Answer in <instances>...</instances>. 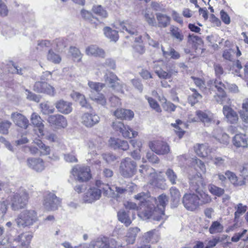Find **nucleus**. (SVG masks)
<instances>
[{
	"label": "nucleus",
	"instance_id": "1",
	"mask_svg": "<svg viewBox=\"0 0 248 248\" xmlns=\"http://www.w3.org/2000/svg\"><path fill=\"white\" fill-rule=\"evenodd\" d=\"M149 202L150 204H148L147 208L141 213L143 217L145 219L153 218L157 221L165 219L164 211L168 202L167 196L161 194L157 199L151 197Z\"/></svg>",
	"mask_w": 248,
	"mask_h": 248
},
{
	"label": "nucleus",
	"instance_id": "2",
	"mask_svg": "<svg viewBox=\"0 0 248 248\" xmlns=\"http://www.w3.org/2000/svg\"><path fill=\"white\" fill-rule=\"evenodd\" d=\"M32 235L22 233L16 238L4 239L0 241V248H28Z\"/></svg>",
	"mask_w": 248,
	"mask_h": 248
},
{
	"label": "nucleus",
	"instance_id": "3",
	"mask_svg": "<svg viewBox=\"0 0 248 248\" xmlns=\"http://www.w3.org/2000/svg\"><path fill=\"white\" fill-rule=\"evenodd\" d=\"M188 178L190 188L192 190L195 191L200 196V205L210 203L212 201L210 196L203 191L199 190L203 186V180L201 176L196 174L189 175Z\"/></svg>",
	"mask_w": 248,
	"mask_h": 248
},
{
	"label": "nucleus",
	"instance_id": "4",
	"mask_svg": "<svg viewBox=\"0 0 248 248\" xmlns=\"http://www.w3.org/2000/svg\"><path fill=\"white\" fill-rule=\"evenodd\" d=\"M11 207L13 211H18L26 207L29 200L27 191L20 189L13 195L8 197Z\"/></svg>",
	"mask_w": 248,
	"mask_h": 248
},
{
	"label": "nucleus",
	"instance_id": "5",
	"mask_svg": "<svg viewBox=\"0 0 248 248\" xmlns=\"http://www.w3.org/2000/svg\"><path fill=\"white\" fill-rule=\"evenodd\" d=\"M38 220L37 214L34 210H26L21 212L16 219L19 227H30Z\"/></svg>",
	"mask_w": 248,
	"mask_h": 248
},
{
	"label": "nucleus",
	"instance_id": "6",
	"mask_svg": "<svg viewBox=\"0 0 248 248\" xmlns=\"http://www.w3.org/2000/svg\"><path fill=\"white\" fill-rule=\"evenodd\" d=\"M154 68L158 77L164 79L171 78L173 76H176L178 72L175 64L171 62L167 63L163 68H160L157 65L155 64Z\"/></svg>",
	"mask_w": 248,
	"mask_h": 248
},
{
	"label": "nucleus",
	"instance_id": "7",
	"mask_svg": "<svg viewBox=\"0 0 248 248\" xmlns=\"http://www.w3.org/2000/svg\"><path fill=\"white\" fill-rule=\"evenodd\" d=\"M120 172L124 178H131L137 172V164L129 157L123 159L120 164Z\"/></svg>",
	"mask_w": 248,
	"mask_h": 248
},
{
	"label": "nucleus",
	"instance_id": "8",
	"mask_svg": "<svg viewBox=\"0 0 248 248\" xmlns=\"http://www.w3.org/2000/svg\"><path fill=\"white\" fill-rule=\"evenodd\" d=\"M183 203L188 210L193 211L200 205L199 196L194 193H186L183 197Z\"/></svg>",
	"mask_w": 248,
	"mask_h": 248
},
{
	"label": "nucleus",
	"instance_id": "9",
	"mask_svg": "<svg viewBox=\"0 0 248 248\" xmlns=\"http://www.w3.org/2000/svg\"><path fill=\"white\" fill-rule=\"evenodd\" d=\"M198 119L204 126H209L212 124H216L218 125L220 121L216 120L215 115L209 111L197 110L196 112Z\"/></svg>",
	"mask_w": 248,
	"mask_h": 248
},
{
	"label": "nucleus",
	"instance_id": "10",
	"mask_svg": "<svg viewBox=\"0 0 248 248\" xmlns=\"http://www.w3.org/2000/svg\"><path fill=\"white\" fill-rule=\"evenodd\" d=\"M112 127L116 131H119L125 138L131 139L138 135V132L133 131L128 125H124L120 121H116L112 123Z\"/></svg>",
	"mask_w": 248,
	"mask_h": 248
},
{
	"label": "nucleus",
	"instance_id": "11",
	"mask_svg": "<svg viewBox=\"0 0 248 248\" xmlns=\"http://www.w3.org/2000/svg\"><path fill=\"white\" fill-rule=\"evenodd\" d=\"M72 173L79 182L87 181L91 177L90 169L87 166H77L73 169Z\"/></svg>",
	"mask_w": 248,
	"mask_h": 248
},
{
	"label": "nucleus",
	"instance_id": "12",
	"mask_svg": "<svg viewBox=\"0 0 248 248\" xmlns=\"http://www.w3.org/2000/svg\"><path fill=\"white\" fill-rule=\"evenodd\" d=\"M60 202V199L54 193L49 192L45 197L44 205L47 210H55Z\"/></svg>",
	"mask_w": 248,
	"mask_h": 248
},
{
	"label": "nucleus",
	"instance_id": "13",
	"mask_svg": "<svg viewBox=\"0 0 248 248\" xmlns=\"http://www.w3.org/2000/svg\"><path fill=\"white\" fill-rule=\"evenodd\" d=\"M33 90L36 92L46 93L51 96L55 94L54 88L45 81L36 82L33 86Z\"/></svg>",
	"mask_w": 248,
	"mask_h": 248
},
{
	"label": "nucleus",
	"instance_id": "14",
	"mask_svg": "<svg viewBox=\"0 0 248 248\" xmlns=\"http://www.w3.org/2000/svg\"><path fill=\"white\" fill-rule=\"evenodd\" d=\"M105 82L113 90L118 92L122 91V85L118 82L119 78L113 73L108 71L104 77Z\"/></svg>",
	"mask_w": 248,
	"mask_h": 248
},
{
	"label": "nucleus",
	"instance_id": "15",
	"mask_svg": "<svg viewBox=\"0 0 248 248\" xmlns=\"http://www.w3.org/2000/svg\"><path fill=\"white\" fill-rule=\"evenodd\" d=\"M101 196V190L96 187H93L85 193L83 200L85 202L92 203L100 199Z\"/></svg>",
	"mask_w": 248,
	"mask_h": 248
},
{
	"label": "nucleus",
	"instance_id": "16",
	"mask_svg": "<svg viewBox=\"0 0 248 248\" xmlns=\"http://www.w3.org/2000/svg\"><path fill=\"white\" fill-rule=\"evenodd\" d=\"M11 119L16 126L20 128L26 129L29 125V121L26 117L19 112H12Z\"/></svg>",
	"mask_w": 248,
	"mask_h": 248
},
{
	"label": "nucleus",
	"instance_id": "17",
	"mask_svg": "<svg viewBox=\"0 0 248 248\" xmlns=\"http://www.w3.org/2000/svg\"><path fill=\"white\" fill-rule=\"evenodd\" d=\"M100 121V117L95 113H85L82 116V123L87 127H92Z\"/></svg>",
	"mask_w": 248,
	"mask_h": 248
},
{
	"label": "nucleus",
	"instance_id": "18",
	"mask_svg": "<svg viewBox=\"0 0 248 248\" xmlns=\"http://www.w3.org/2000/svg\"><path fill=\"white\" fill-rule=\"evenodd\" d=\"M149 146L152 151L157 155L167 154L170 150L169 145L167 143L162 141L150 143Z\"/></svg>",
	"mask_w": 248,
	"mask_h": 248
},
{
	"label": "nucleus",
	"instance_id": "19",
	"mask_svg": "<svg viewBox=\"0 0 248 248\" xmlns=\"http://www.w3.org/2000/svg\"><path fill=\"white\" fill-rule=\"evenodd\" d=\"M47 121L50 124L58 127L64 128L67 125L65 118L60 114L49 115Z\"/></svg>",
	"mask_w": 248,
	"mask_h": 248
},
{
	"label": "nucleus",
	"instance_id": "20",
	"mask_svg": "<svg viewBox=\"0 0 248 248\" xmlns=\"http://www.w3.org/2000/svg\"><path fill=\"white\" fill-rule=\"evenodd\" d=\"M28 166L36 172H41L45 169L44 162L42 159L39 157H31L27 160Z\"/></svg>",
	"mask_w": 248,
	"mask_h": 248
},
{
	"label": "nucleus",
	"instance_id": "21",
	"mask_svg": "<svg viewBox=\"0 0 248 248\" xmlns=\"http://www.w3.org/2000/svg\"><path fill=\"white\" fill-rule=\"evenodd\" d=\"M223 113L227 121L231 124H235L238 121V115L232 108L225 105L223 108Z\"/></svg>",
	"mask_w": 248,
	"mask_h": 248
},
{
	"label": "nucleus",
	"instance_id": "22",
	"mask_svg": "<svg viewBox=\"0 0 248 248\" xmlns=\"http://www.w3.org/2000/svg\"><path fill=\"white\" fill-rule=\"evenodd\" d=\"M109 144L114 149H121L126 151L129 148V145L126 141L118 139L110 138Z\"/></svg>",
	"mask_w": 248,
	"mask_h": 248
},
{
	"label": "nucleus",
	"instance_id": "23",
	"mask_svg": "<svg viewBox=\"0 0 248 248\" xmlns=\"http://www.w3.org/2000/svg\"><path fill=\"white\" fill-rule=\"evenodd\" d=\"M30 119L31 124L38 129L40 134L43 136L44 125L43 123V121L40 115L36 112H33L31 114Z\"/></svg>",
	"mask_w": 248,
	"mask_h": 248
},
{
	"label": "nucleus",
	"instance_id": "24",
	"mask_svg": "<svg viewBox=\"0 0 248 248\" xmlns=\"http://www.w3.org/2000/svg\"><path fill=\"white\" fill-rule=\"evenodd\" d=\"M55 107L59 112L65 114L70 113L72 110V104L63 100L57 102Z\"/></svg>",
	"mask_w": 248,
	"mask_h": 248
},
{
	"label": "nucleus",
	"instance_id": "25",
	"mask_svg": "<svg viewBox=\"0 0 248 248\" xmlns=\"http://www.w3.org/2000/svg\"><path fill=\"white\" fill-rule=\"evenodd\" d=\"M225 174L230 182L235 186H241L245 184L244 179L238 177L236 174L230 170H227Z\"/></svg>",
	"mask_w": 248,
	"mask_h": 248
},
{
	"label": "nucleus",
	"instance_id": "26",
	"mask_svg": "<svg viewBox=\"0 0 248 248\" xmlns=\"http://www.w3.org/2000/svg\"><path fill=\"white\" fill-rule=\"evenodd\" d=\"M113 114L118 119L130 120L134 117V112L130 109L117 108Z\"/></svg>",
	"mask_w": 248,
	"mask_h": 248
},
{
	"label": "nucleus",
	"instance_id": "27",
	"mask_svg": "<svg viewBox=\"0 0 248 248\" xmlns=\"http://www.w3.org/2000/svg\"><path fill=\"white\" fill-rule=\"evenodd\" d=\"M233 143L234 145L237 147H247L248 141L246 136L242 134L235 135L233 138Z\"/></svg>",
	"mask_w": 248,
	"mask_h": 248
},
{
	"label": "nucleus",
	"instance_id": "28",
	"mask_svg": "<svg viewBox=\"0 0 248 248\" xmlns=\"http://www.w3.org/2000/svg\"><path fill=\"white\" fill-rule=\"evenodd\" d=\"M140 229L137 227L130 228L126 234V242L128 244H133L135 242L136 238Z\"/></svg>",
	"mask_w": 248,
	"mask_h": 248
},
{
	"label": "nucleus",
	"instance_id": "29",
	"mask_svg": "<svg viewBox=\"0 0 248 248\" xmlns=\"http://www.w3.org/2000/svg\"><path fill=\"white\" fill-rule=\"evenodd\" d=\"M85 52L86 54L89 56L104 57L105 55V52L103 49L94 45L87 47Z\"/></svg>",
	"mask_w": 248,
	"mask_h": 248
},
{
	"label": "nucleus",
	"instance_id": "30",
	"mask_svg": "<svg viewBox=\"0 0 248 248\" xmlns=\"http://www.w3.org/2000/svg\"><path fill=\"white\" fill-rule=\"evenodd\" d=\"M170 33L171 36L177 42H181L184 39L182 30L176 26L172 25L170 27Z\"/></svg>",
	"mask_w": 248,
	"mask_h": 248
},
{
	"label": "nucleus",
	"instance_id": "31",
	"mask_svg": "<svg viewBox=\"0 0 248 248\" xmlns=\"http://www.w3.org/2000/svg\"><path fill=\"white\" fill-rule=\"evenodd\" d=\"M194 150L196 154L202 157H206L208 155L209 149L206 144H197L194 146Z\"/></svg>",
	"mask_w": 248,
	"mask_h": 248
},
{
	"label": "nucleus",
	"instance_id": "32",
	"mask_svg": "<svg viewBox=\"0 0 248 248\" xmlns=\"http://www.w3.org/2000/svg\"><path fill=\"white\" fill-rule=\"evenodd\" d=\"M90 98L93 101L95 102L97 104L104 106L106 105V99L104 95L101 93H96L93 92L89 94Z\"/></svg>",
	"mask_w": 248,
	"mask_h": 248
},
{
	"label": "nucleus",
	"instance_id": "33",
	"mask_svg": "<svg viewBox=\"0 0 248 248\" xmlns=\"http://www.w3.org/2000/svg\"><path fill=\"white\" fill-rule=\"evenodd\" d=\"M91 247L92 248H111L109 246V240L107 237L98 239L93 242Z\"/></svg>",
	"mask_w": 248,
	"mask_h": 248
},
{
	"label": "nucleus",
	"instance_id": "34",
	"mask_svg": "<svg viewBox=\"0 0 248 248\" xmlns=\"http://www.w3.org/2000/svg\"><path fill=\"white\" fill-rule=\"evenodd\" d=\"M71 95L74 100L78 102L82 107L87 108H91V106L87 103L85 97L83 94L78 92H74L71 93Z\"/></svg>",
	"mask_w": 248,
	"mask_h": 248
},
{
	"label": "nucleus",
	"instance_id": "35",
	"mask_svg": "<svg viewBox=\"0 0 248 248\" xmlns=\"http://www.w3.org/2000/svg\"><path fill=\"white\" fill-rule=\"evenodd\" d=\"M120 30L122 32L126 31L131 35H138L136 29L128 22H123L120 24Z\"/></svg>",
	"mask_w": 248,
	"mask_h": 248
},
{
	"label": "nucleus",
	"instance_id": "36",
	"mask_svg": "<svg viewBox=\"0 0 248 248\" xmlns=\"http://www.w3.org/2000/svg\"><path fill=\"white\" fill-rule=\"evenodd\" d=\"M156 16L159 27L166 28L170 24V18L169 16L161 13H157Z\"/></svg>",
	"mask_w": 248,
	"mask_h": 248
},
{
	"label": "nucleus",
	"instance_id": "37",
	"mask_svg": "<svg viewBox=\"0 0 248 248\" xmlns=\"http://www.w3.org/2000/svg\"><path fill=\"white\" fill-rule=\"evenodd\" d=\"M224 230L223 225L221 223L217 220L212 222L210 227L209 228V232L210 234L221 233Z\"/></svg>",
	"mask_w": 248,
	"mask_h": 248
},
{
	"label": "nucleus",
	"instance_id": "38",
	"mask_svg": "<svg viewBox=\"0 0 248 248\" xmlns=\"http://www.w3.org/2000/svg\"><path fill=\"white\" fill-rule=\"evenodd\" d=\"M105 35L111 41L116 42L118 39V32L111 29L110 27H106L103 29Z\"/></svg>",
	"mask_w": 248,
	"mask_h": 248
},
{
	"label": "nucleus",
	"instance_id": "39",
	"mask_svg": "<svg viewBox=\"0 0 248 248\" xmlns=\"http://www.w3.org/2000/svg\"><path fill=\"white\" fill-rule=\"evenodd\" d=\"M171 200L175 206H177L180 202V193L179 190L175 187H171L170 189Z\"/></svg>",
	"mask_w": 248,
	"mask_h": 248
},
{
	"label": "nucleus",
	"instance_id": "40",
	"mask_svg": "<svg viewBox=\"0 0 248 248\" xmlns=\"http://www.w3.org/2000/svg\"><path fill=\"white\" fill-rule=\"evenodd\" d=\"M117 216L120 221L124 223L125 226H128L131 223V221L129 217L128 213L124 210H121L118 212Z\"/></svg>",
	"mask_w": 248,
	"mask_h": 248
},
{
	"label": "nucleus",
	"instance_id": "41",
	"mask_svg": "<svg viewBox=\"0 0 248 248\" xmlns=\"http://www.w3.org/2000/svg\"><path fill=\"white\" fill-rule=\"evenodd\" d=\"M171 125L174 127L175 132L176 134L178 135L180 139L182 138L185 133L184 130H183L182 128L183 125H185L182 121L180 120H177L176 121V123L174 124H171Z\"/></svg>",
	"mask_w": 248,
	"mask_h": 248
},
{
	"label": "nucleus",
	"instance_id": "42",
	"mask_svg": "<svg viewBox=\"0 0 248 248\" xmlns=\"http://www.w3.org/2000/svg\"><path fill=\"white\" fill-rule=\"evenodd\" d=\"M190 90L193 92V94L188 96V100L191 106H193L202 98V96L195 89L190 88Z\"/></svg>",
	"mask_w": 248,
	"mask_h": 248
},
{
	"label": "nucleus",
	"instance_id": "43",
	"mask_svg": "<svg viewBox=\"0 0 248 248\" xmlns=\"http://www.w3.org/2000/svg\"><path fill=\"white\" fill-rule=\"evenodd\" d=\"M165 175L167 179L171 185H175L178 181V176L174 170L170 168L168 169L165 171Z\"/></svg>",
	"mask_w": 248,
	"mask_h": 248
},
{
	"label": "nucleus",
	"instance_id": "44",
	"mask_svg": "<svg viewBox=\"0 0 248 248\" xmlns=\"http://www.w3.org/2000/svg\"><path fill=\"white\" fill-rule=\"evenodd\" d=\"M163 56L165 57L170 56L171 58L174 60H177L180 57V54L173 48L170 47L169 50L165 51L163 46L161 47Z\"/></svg>",
	"mask_w": 248,
	"mask_h": 248
},
{
	"label": "nucleus",
	"instance_id": "45",
	"mask_svg": "<svg viewBox=\"0 0 248 248\" xmlns=\"http://www.w3.org/2000/svg\"><path fill=\"white\" fill-rule=\"evenodd\" d=\"M88 84L91 89V93L93 92H95L96 93H99L105 87V84L103 83L91 81L88 82Z\"/></svg>",
	"mask_w": 248,
	"mask_h": 248
},
{
	"label": "nucleus",
	"instance_id": "46",
	"mask_svg": "<svg viewBox=\"0 0 248 248\" xmlns=\"http://www.w3.org/2000/svg\"><path fill=\"white\" fill-rule=\"evenodd\" d=\"M144 17L148 24L152 26H156V22L154 13L150 10H146L144 13Z\"/></svg>",
	"mask_w": 248,
	"mask_h": 248
},
{
	"label": "nucleus",
	"instance_id": "47",
	"mask_svg": "<svg viewBox=\"0 0 248 248\" xmlns=\"http://www.w3.org/2000/svg\"><path fill=\"white\" fill-rule=\"evenodd\" d=\"M34 143L41 150V153L43 155H47L50 154V148L48 146L46 145L40 140H34Z\"/></svg>",
	"mask_w": 248,
	"mask_h": 248
},
{
	"label": "nucleus",
	"instance_id": "48",
	"mask_svg": "<svg viewBox=\"0 0 248 248\" xmlns=\"http://www.w3.org/2000/svg\"><path fill=\"white\" fill-rule=\"evenodd\" d=\"M148 198V194L144 192L140 193L134 196L136 200L139 201L141 204H143L146 207V209L147 208L148 204H150L149 199L147 200Z\"/></svg>",
	"mask_w": 248,
	"mask_h": 248
},
{
	"label": "nucleus",
	"instance_id": "49",
	"mask_svg": "<svg viewBox=\"0 0 248 248\" xmlns=\"http://www.w3.org/2000/svg\"><path fill=\"white\" fill-rule=\"evenodd\" d=\"M69 52L73 57V58L75 61L79 62L81 60L82 55L79 50L74 46H71L70 47Z\"/></svg>",
	"mask_w": 248,
	"mask_h": 248
},
{
	"label": "nucleus",
	"instance_id": "50",
	"mask_svg": "<svg viewBox=\"0 0 248 248\" xmlns=\"http://www.w3.org/2000/svg\"><path fill=\"white\" fill-rule=\"evenodd\" d=\"M47 59L48 61L57 64L59 63L62 60L60 55L55 53L52 49L48 51Z\"/></svg>",
	"mask_w": 248,
	"mask_h": 248
},
{
	"label": "nucleus",
	"instance_id": "51",
	"mask_svg": "<svg viewBox=\"0 0 248 248\" xmlns=\"http://www.w3.org/2000/svg\"><path fill=\"white\" fill-rule=\"evenodd\" d=\"M93 12L102 18H106L108 16V13L101 5H94L92 8Z\"/></svg>",
	"mask_w": 248,
	"mask_h": 248
},
{
	"label": "nucleus",
	"instance_id": "52",
	"mask_svg": "<svg viewBox=\"0 0 248 248\" xmlns=\"http://www.w3.org/2000/svg\"><path fill=\"white\" fill-rule=\"evenodd\" d=\"M40 107L42 112L45 115L53 113L55 111V108L52 106L50 107L47 102L41 103Z\"/></svg>",
	"mask_w": 248,
	"mask_h": 248
},
{
	"label": "nucleus",
	"instance_id": "53",
	"mask_svg": "<svg viewBox=\"0 0 248 248\" xmlns=\"http://www.w3.org/2000/svg\"><path fill=\"white\" fill-rule=\"evenodd\" d=\"M156 232V230L154 229L145 232L141 238V242L142 243L149 244V243L152 239L154 235Z\"/></svg>",
	"mask_w": 248,
	"mask_h": 248
},
{
	"label": "nucleus",
	"instance_id": "54",
	"mask_svg": "<svg viewBox=\"0 0 248 248\" xmlns=\"http://www.w3.org/2000/svg\"><path fill=\"white\" fill-rule=\"evenodd\" d=\"M208 189L213 195L217 197H220L224 193V189L217 186L214 185H210L209 186Z\"/></svg>",
	"mask_w": 248,
	"mask_h": 248
},
{
	"label": "nucleus",
	"instance_id": "55",
	"mask_svg": "<svg viewBox=\"0 0 248 248\" xmlns=\"http://www.w3.org/2000/svg\"><path fill=\"white\" fill-rule=\"evenodd\" d=\"M145 98L148 100L150 107L157 112L161 111V109L157 102L152 97L145 96Z\"/></svg>",
	"mask_w": 248,
	"mask_h": 248
},
{
	"label": "nucleus",
	"instance_id": "56",
	"mask_svg": "<svg viewBox=\"0 0 248 248\" xmlns=\"http://www.w3.org/2000/svg\"><path fill=\"white\" fill-rule=\"evenodd\" d=\"M236 211L234 213L235 218H238L241 215L247 211V206L243 205L242 203H238L234 206Z\"/></svg>",
	"mask_w": 248,
	"mask_h": 248
},
{
	"label": "nucleus",
	"instance_id": "57",
	"mask_svg": "<svg viewBox=\"0 0 248 248\" xmlns=\"http://www.w3.org/2000/svg\"><path fill=\"white\" fill-rule=\"evenodd\" d=\"M11 125V122L9 121H4L0 123V133L2 134H8L9 129Z\"/></svg>",
	"mask_w": 248,
	"mask_h": 248
},
{
	"label": "nucleus",
	"instance_id": "58",
	"mask_svg": "<svg viewBox=\"0 0 248 248\" xmlns=\"http://www.w3.org/2000/svg\"><path fill=\"white\" fill-rule=\"evenodd\" d=\"M247 232V230L244 229L242 232L235 233L231 238L232 241L233 242H237L239 241L240 239H242L243 238H244V236Z\"/></svg>",
	"mask_w": 248,
	"mask_h": 248
},
{
	"label": "nucleus",
	"instance_id": "59",
	"mask_svg": "<svg viewBox=\"0 0 248 248\" xmlns=\"http://www.w3.org/2000/svg\"><path fill=\"white\" fill-rule=\"evenodd\" d=\"M102 66L105 68H108L114 70L116 68L115 62L111 59H107L105 62L101 64Z\"/></svg>",
	"mask_w": 248,
	"mask_h": 248
},
{
	"label": "nucleus",
	"instance_id": "60",
	"mask_svg": "<svg viewBox=\"0 0 248 248\" xmlns=\"http://www.w3.org/2000/svg\"><path fill=\"white\" fill-rule=\"evenodd\" d=\"M214 86L217 88L218 93H225L224 89H226V85L221 81L216 79L214 82Z\"/></svg>",
	"mask_w": 248,
	"mask_h": 248
},
{
	"label": "nucleus",
	"instance_id": "61",
	"mask_svg": "<svg viewBox=\"0 0 248 248\" xmlns=\"http://www.w3.org/2000/svg\"><path fill=\"white\" fill-rule=\"evenodd\" d=\"M110 106L113 108L119 107L121 105L120 99L116 96H112L109 98Z\"/></svg>",
	"mask_w": 248,
	"mask_h": 248
},
{
	"label": "nucleus",
	"instance_id": "62",
	"mask_svg": "<svg viewBox=\"0 0 248 248\" xmlns=\"http://www.w3.org/2000/svg\"><path fill=\"white\" fill-rule=\"evenodd\" d=\"M214 98L217 103L223 104L227 98L226 93H220L215 95Z\"/></svg>",
	"mask_w": 248,
	"mask_h": 248
},
{
	"label": "nucleus",
	"instance_id": "63",
	"mask_svg": "<svg viewBox=\"0 0 248 248\" xmlns=\"http://www.w3.org/2000/svg\"><path fill=\"white\" fill-rule=\"evenodd\" d=\"M131 83L134 87L137 89L139 92L142 93L143 89V85L139 79H133L131 80Z\"/></svg>",
	"mask_w": 248,
	"mask_h": 248
},
{
	"label": "nucleus",
	"instance_id": "64",
	"mask_svg": "<svg viewBox=\"0 0 248 248\" xmlns=\"http://www.w3.org/2000/svg\"><path fill=\"white\" fill-rule=\"evenodd\" d=\"M220 241V237H214L212 239L209 240L204 248H212L215 247L217 244Z\"/></svg>",
	"mask_w": 248,
	"mask_h": 248
}]
</instances>
